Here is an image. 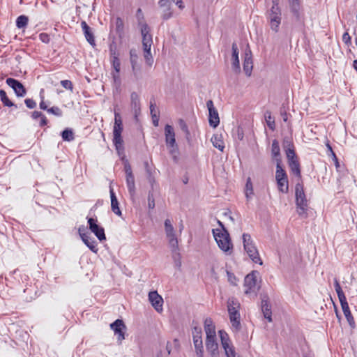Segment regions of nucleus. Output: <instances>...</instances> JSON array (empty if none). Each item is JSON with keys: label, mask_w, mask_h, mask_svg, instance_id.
<instances>
[{"label": "nucleus", "mask_w": 357, "mask_h": 357, "mask_svg": "<svg viewBox=\"0 0 357 357\" xmlns=\"http://www.w3.org/2000/svg\"><path fill=\"white\" fill-rule=\"evenodd\" d=\"M180 129L182 132L184 143L190 151H194L197 148L199 130L196 123L186 124L180 119Z\"/></svg>", "instance_id": "nucleus-1"}, {"label": "nucleus", "mask_w": 357, "mask_h": 357, "mask_svg": "<svg viewBox=\"0 0 357 357\" xmlns=\"http://www.w3.org/2000/svg\"><path fill=\"white\" fill-rule=\"evenodd\" d=\"M296 204L297 213L302 218H307V211L308 208L307 199L304 192L303 184L302 182L297 181L295 186Z\"/></svg>", "instance_id": "nucleus-2"}, {"label": "nucleus", "mask_w": 357, "mask_h": 357, "mask_svg": "<svg viewBox=\"0 0 357 357\" xmlns=\"http://www.w3.org/2000/svg\"><path fill=\"white\" fill-rule=\"evenodd\" d=\"M213 234L218 247L225 253L230 255L233 250V245L231 242L229 234L226 229L224 231L216 229H213Z\"/></svg>", "instance_id": "nucleus-3"}, {"label": "nucleus", "mask_w": 357, "mask_h": 357, "mask_svg": "<svg viewBox=\"0 0 357 357\" xmlns=\"http://www.w3.org/2000/svg\"><path fill=\"white\" fill-rule=\"evenodd\" d=\"M243 243L245 252L252 261L259 265H262L263 262L261 259L258 250L253 243L251 236L249 234H243Z\"/></svg>", "instance_id": "nucleus-4"}, {"label": "nucleus", "mask_w": 357, "mask_h": 357, "mask_svg": "<svg viewBox=\"0 0 357 357\" xmlns=\"http://www.w3.org/2000/svg\"><path fill=\"white\" fill-rule=\"evenodd\" d=\"M165 229L167 238L169 241V245L172 249V257L176 264L177 257L178 256V252L177 250L178 241L176 234H174V230L172 222L169 219H167L165 221Z\"/></svg>", "instance_id": "nucleus-5"}, {"label": "nucleus", "mask_w": 357, "mask_h": 357, "mask_svg": "<svg viewBox=\"0 0 357 357\" xmlns=\"http://www.w3.org/2000/svg\"><path fill=\"white\" fill-rule=\"evenodd\" d=\"M165 142L167 149H169V154L172 156L173 160L175 162H177L176 155V138H175V132L174 128L170 125H166L165 127Z\"/></svg>", "instance_id": "nucleus-6"}, {"label": "nucleus", "mask_w": 357, "mask_h": 357, "mask_svg": "<svg viewBox=\"0 0 357 357\" xmlns=\"http://www.w3.org/2000/svg\"><path fill=\"white\" fill-rule=\"evenodd\" d=\"M268 19L269 20L271 29L277 33L279 30V26L281 23V10L280 8L271 7L268 11Z\"/></svg>", "instance_id": "nucleus-7"}, {"label": "nucleus", "mask_w": 357, "mask_h": 357, "mask_svg": "<svg viewBox=\"0 0 357 357\" xmlns=\"http://www.w3.org/2000/svg\"><path fill=\"white\" fill-rule=\"evenodd\" d=\"M206 107L208 109V123L209 125L215 128L220 123V118L217 109L215 108L213 102L209 100L206 102Z\"/></svg>", "instance_id": "nucleus-8"}, {"label": "nucleus", "mask_w": 357, "mask_h": 357, "mask_svg": "<svg viewBox=\"0 0 357 357\" xmlns=\"http://www.w3.org/2000/svg\"><path fill=\"white\" fill-rule=\"evenodd\" d=\"M257 274V271H253L245 276L244 280V285L246 288L245 290V294H248L251 292L256 291Z\"/></svg>", "instance_id": "nucleus-9"}, {"label": "nucleus", "mask_w": 357, "mask_h": 357, "mask_svg": "<svg viewBox=\"0 0 357 357\" xmlns=\"http://www.w3.org/2000/svg\"><path fill=\"white\" fill-rule=\"evenodd\" d=\"M97 219H94L93 218H88V224L89 227V229L93 232L96 237L100 241H103L106 239V236L105 234L104 228L98 225Z\"/></svg>", "instance_id": "nucleus-10"}, {"label": "nucleus", "mask_w": 357, "mask_h": 357, "mask_svg": "<svg viewBox=\"0 0 357 357\" xmlns=\"http://www.w3.org/2000/svg\"><path fill=\"white\" fill-rule=\"evenodd\" d=\"M110 328L112 329L115 333L117 335V339L119 344L121 343L122 340L125 339V331L126 329V326L124 324L123 320L116 319L115 321L110 324Z\"/></svg>", "instance_id": "nucleus-11"}, {"label": "nucleus", "mask_w": 357, "mask_h": 357, "mask_svg": "<svg viewBox=\"0 0 357 357\" xmlns=\"http://www.w3.org/2000/svg\"><path fill=\"white\" fill-rule=\"evenodd\" d=\"M84 228L79 227L78 229L79 234L84 243V244L94 253H97L98 248H96V242L93 238L89 236V234L84 233Z\"/></svg>", "instance_id": "nucleus-12"}, {"label": "nucleus", "mask_w": 357, "mask_h": 357, "mask_svg": "<svg viewBox=\"0 0 357 357\" xmlns=\"http://www.w3.org/2000/svg\"><path fill=\"white\" fill-rule=\"evenodd\" d=\"M150 29L149 26L144 23L141 25V33L142 36V45L144 49H151L153 40L152 36L149 33Z\"/></svg>", "instance_id": "nucleus-13"}, {"label": "nucleus", "mask_w": 357, "mask_h": 357, "mask_svg": "<svg viewBox=\"0 0 357 357\" xmlns=\"http://www.w3.org/2000/svg\"><path fill=\"white\" fill-rule=\"evenodd\" d=\"M6 84L14 90L17 96L23 97L25 96L26 91L23 84L18 80L13 78H8Z\"/></svg>", "instance_id": "nucleus-14"}, {"label": "nucleus", "mask_w": 357, "mask_h": 357, "mask_svg": "<svg viewBox=\"0 0 357 357\" xmlns=\"http://www.w3.org/2000/svg\"><path fill=\"white\" fill-rule=\"evenodd\" d=\"M243 66V71L245 72V75L248 77H250L252 75V71L253 68V61L252 52L249 47L245 51Z\"/></svg>", "instance_id": "nucleus-15"}, {"label": "nucleus", "mask_w": 357, "mask_h": 357, "mask_svg": "<svg viewBox=\"0 0 357 357\" xmlns=\"http://www.w3.org/2000/svg\"><path fill=\"white\" fill-rule=\"evenodd\" d=\"M149 300L157 312H161L162 310L163 299L157 291L149 292Z\"/></svg>", "instance_id": "nucleus-16"}, {"label": "nucleus", "mask_w": 357, "mask_h": 357, "mask_svg": "<svg viewBox=\"0 0 357 357\" xmlns=\"http://www.w3.org/2000/svg\"><path fill=\"white\" fill-rule=\"evenodd\" d=\"M130 106L136 121H138V116L141 112V105L139 95L136 92H132L130 95Z\"/></svg>", "instance_id": "nucleus-17"}, {"label": "nucleus", "mask_w": 357, "mask_h": 357, "mask_svg": "<svg viewBox=\"0 0 357 357\" xmlns=\"http://www.w3.org/2000/svg\"><path fill=\"white\" fill-rule=\"evenodd\" d=\"M231 49V68L235 73L238 74L241 73V67L238 59V48L236 43H232Z\"/></svg>", "instance_id": "nucleus-18"}, {"label": "nucleus", "mask_w": 357, "mask_h": 357, "mask_svg": "<svg viewBox=\"0 0 357 357\" xmlns=\"http://www.w3.org/2000/svg\"><path fill=\"white\" fill-rule=\"evenodd\" d=\"M206 347L212 357H218V344L216 342L215 337H206Z\"/></svg>", "instance_id": "nucleus-19"}, {"label": "nucleus", "mask_w": 357, "mask_h": 357, "mask_svg": "<svg viewBox=\"0 0 357 357\" xmlns=\"http://www.w3.org/2000/svg\"><path fill=\"white\" fill-rule=\"evenodd\" d=\"M261 311L264 314V317L269 322L272 321V312L271 306L268 301V296L267 295L261 296Z\"/></svg>", "instance_id": "nucleus-20"}, {"label": "nucleus", "mask_w": 357, "mask_h": 357, "mask_svg": "<svg viewBox=\"0 0 357 357\" xmlns=\"http://www.w3.org/2000/svg\"><path fill=\"white\" fill-rule=\"evenodd\" d=\"M340 304H341V307H342V311L344 312V314L349 324L350 325V326L351 328H354L355 327L354 319V317L352 316L351 312L349 310V304L347 301V299L340 301Z\"/></svg>", "instance_id": "nucleus-21"}, {"label": "nucleus", "mask_w": 357, "mask_h": 357, "mask_svg": "<svg viewBox=\"0 0 357 357\" xmlns=\"http://www.w3.org/2000/svg\"><path fill=\"white\" fill-rule=\"evenodd\" d=\"M291 172L298 177V181L302 182V177L301 173V166L298 160H292L288 162Z\"/></svg>", "instance_id": "nucleus-22"}, {"label": "nucleus", "mask_w": 357, "mask_h": 357, "mask_svg": "<svg viewBox=\"0 0 357 357\" xmlns=\"http://www.w3.org/2000/svg\"><path fill=\"white\" fill-rule=\"evenodd\" d=\"M171 3H172V2L170 0H160L159 1V6L161 8V9L162 10V13H163L162 17L165 20L169 19L172 15V13L170 12Z\"/></svg>", "instance_id": "nucleus-23"}, {"label": "nucleus", "mask_w": 357, "mask_h": 357, "mask_svg": "<svg viewBox=\"0 0 357 357\" xmlns=\"http://www.w3.org/2000/svg\"><path fill=\"white\" fill-rule=\"evenodd\" d=\"M81 26L82 28V30L84 31L85 38L86 40L91 45H95V38L93 33H92L91 28L89 26V25L86 24V22L83 21L81 23Z\"/></svg>", "instance_id": "nucleus-24"}, {"label": "nucleus", "mask_w": 357, "mask_h": 357, "mask_svg": "<svg viewBox=\"0 0 357 357\" xmlns=\"http://www.w3.org/2000/svg\"><path fill=\"white\" fill-rule=\"evenodd\" d=\"M111 208L112 211L117 215L121 216V211L119 207V202L113 189H110Z\"/></svg>", "instance_id": "nucleus-25"}, {"label": "nucleus", "mask_w": 357, "mask_h": 357, "mask_svg": "<svg viewBox=\"0 0 357 357\" xmlns=\"http://www.w3.org/2000/svg\"><path fill=\"white\" fill-rule=\"evenodd\" d=\"M271 155L273 159L276 161V164L279 160L282 161L279 142L276 139H274L272 142Z\"/></svg>", "instance_id": "nucleus-26"}, {"label": "nucleus", "mask_w": 357, "mask_h": 357, "mask_svg": "<svg viewBox=\"0 0 357 357\" xmlns=\"http://www.w3.org/2000/svg\"><path fill=\"white\" fill-rule=\"evenodd\" d=\"M123 131V123L121 116L119 113H114V125L113 129V134H121Z\"/></svg>", "instance_id": "nucleus-27"}, {"label": "nucleus", "mask_w": 357, "mask_h": 357, "mask_svg": "<svg viewBox=\"0 0 357 357\" xmlns=\"http://www.w3.org/2000/svg\"><path fill=\"white\" fill-rule=\"evenodd\" d=\"M240 307V304L234 298H229L227 302V308L229 314H239L238 308Z\"/></svg>", "instance_id": "nucleus-28"}, {"label": "nucleus", "mask_w": 357, "mask_h": 357, "mask_svg": "<svg viewBox=\"0 0 357 357\" xmlns=\"http://www.w3.org/2000/svg\"><path fill=\"white\" fill-rule=\"evenodd\" d=\"M275 179L282 180L288 179L287 174L285 170L282 167V161H278L276 164Z\"/></svg>", "instance_id": "nucleus-29"}, {"label": "nucleus", "mask_w": 357, "mask_h": 357, "mask_svg": "<svg viewBox=\"0 0 357 357\" xmlns=\"http://www.w3.org/2000/svg\"><path fill=\"white\" fill-rule=\"evenodd\" d=\"M113 143L119 153H120L121 151H123V140L121 137V134H113Z\"/></svg>", "instance_id": "nucleus-30"}, {"label": "nucleus", "mask_w": 357, "mask_h": 357, "mask_svg": "<svg viewBox=\"0 0 357 357\" xmlns=\"http://www.w3.org/2000/svg\"><path fill=\"white\" fill-rule=\"evenodd\" d=\"M126 184L130 196L133 197L135 194V184L133 175L126 176Z\"/></svg>", "instance_id": "nucleus-31"}, {"label": "nucleus", "mask_w": 357, "mask_h": 357, "mask_svg": "<svg viewBox=\"0 0 357 357\" xmlns=\"http://www.w3.org/2000/svg\"><path fill=\"white\" fill-rule=\"evenodd\" d=\"M211 142L215 148L223 151L225 146L221 135H214L211 138Z\"/></svg>", "instance_id": "nucleus-32"}, {"label": "nucleus", "mask_w": 357, "mask_h": 357, "mask_svg": "<svg viewBox=\"0 0 357 357\" xmlns=\"http://www.w3.org/2000/svg\"><path fill=\"white\" fill-rule=\"evenodd\" d=\"M291 10L294 15L298 19L299 18V9L300 4L298 0H288Z\"/></svg>", "instance_id": "nucleus-33"}, {"label": "nucleus", "mask_w": 357, "mask_h": 357, "mask_svg": "<svg viewBox=\"0 0 357 357\" xmlns=\"http://www.w3.org/2000/svg\"><path fill=\"white\" fill-rule=\"evenodd\" d=\"M278 190L282 193H287L289 191V182L288 179L276 180Z\"/></svg>", "instance_id": "nucleus-34"}, {"label": "nucleus", "mask_w": 357, "mask_h": 357, "mask_svg": "<svg viewBox=\"0 0 357 357\" xmlns=\"http://www.w3.org/2000/svg\"><path fill=\"white\" fill-rule=\"evenodd\" d=\"M264 117L268 128L273 130L275 128V123L274 118L271 115V112L270 111H266L265 112Z\"/></svg>", "instance_id": "nucleus-35"}, {"label": "nucleus", "mask_w": 357, "mask_h": 357, "mask_svg": "<svg viewBox=\"0 0 357 357\" xmlns=\"http://www.w3.org/2000/svg\"><path fill=\"white\" fill-rule=\"evenodd\" d=\"M0 98H1V100L2 101L3 104L4 105V106H6V107L15 106V107H17V105H15L13 103V102L9 100V98L7 96L6 92L3 89L0 90Z\"/></svg>", "instance_id": "nucleus-36"}, {"label": "nucleus", "mask_w": 357, "mask_h": 357, "mask_svg": "<svg viewBox=\"0 0 357 357\" xmlns=\"http://www.w3.org/2000/svg\"><path fill=\"white\" fill-rule=\"evenodd\" d=\"M219 335L221 340V344L223 348L228 347V345H229L230 340L228 334L224 331H219Z\"/></svg>", "instance_id": "nucleus-37"}, {"label": "nucleus", "mask_w": 357, "mask_h": 357, "mask_svg": "<svg viewBox=\"0 0 357 357\" xmlns=\"http://www.w3.org/2000/svg\"><path fill=\"white\" fill-rule=\"evenodd\" d=\"M289 146L290 147L285 150L288 162L292 160H298V157L296 155L293 144H289Z\"/></svg>", "instance_id": "nucleus-38"}, {"label": "nucleus", "mask_w": 357, "mask_h": 357, "mask_svg": "<svg viewBox=\"0 0 357 357\" xmlns=\"http://www.w3.org/2000/svg\"><path fill=\"white\" fill-rule=\"evenodd\" d=\"M334 286H335V291L337 294L340 302L343 300L347 299L337 278L334 279Z\"/></svg>", "instance_id": "nucleus-39"}, {"label": "nucleus", "mask_w": 357, "mask_h": 357, "mask_svg": "<svg viewBox=\"0 0 357 357\" xmlns=\"http://www.w3.org/2000/svg\"><path fill=\"white\" fill-rule=\"evenodd\" d=\"M130 59L132 65V70L135 71L137 68L138 56L137 53V50L135 49H131L130 50Z\"/></svg>", "instance_id": "nucleus-40"}, {"label": "nucleus", "mask_w": 357, "mask_h": 357, "mask_svg": "<svg viewBox=\"0 0 357 357\" xmlns=\"http://www.w3.org/2000/svg\"><path fill=\"white\" fill-rule=\"evenodd\" d=\"M29 22V18L25 15H20L16 20V26L19 29L25 28Z\"/></svg>", "instance_id": "nucleus-41"}, {"label": "nucleus", "mask_w": 357, "mask_h": 357, "mask_svg": "<svg viewBox=\"0 0 357 357\" xmlns=\"http://www.w3.org/2000/svg\"><path fill=\"white\" fill-rule=\"evenodd\" d=\"M230 321L234 328L238 330L240 328V314H229Z\"/></svg>", "instance_id": "nucleus-42"}, {"label": "nucleus", "mask_w": 357, "mask_h": 357, "mask_svg": "<svg viewBox=\"0 0 357 357\" xmlns=\"http://www.w3.org/2000/svg\"><path fill=\"white\" fill-rule=\"evenodd\" d=\"M253 195V187L250 178H248L245 184V197L249 200Z\"/></svg>", "instance_id": "nucleus-43"}, {"label": "nucleus", "mask_w": 357, "mask_h": 357, "mask_svg": "<svg viewBox=\"0 0 357 357\" xmlns=\"http://www.w3.org/2000/svg\"><path fill=\"white\" fill-rule=\"evenodd\" d=\"M193 343H194L197 356L198 357H203L204 356V348H203L202 341H197V342H195Z\"/></svg>", "instance_id": "nucleus-44"}, {"label": "nucleus", "mask_w": 357, "mask_h": 357, "mask_svg": "<svg viewBox=\"0 0 357 357\" xmlns=\"http://www.w3.org/2000/svg\"><path fill=\"white\" fill-rule=\"evenodd\" d=\"M193 342L197 341H202V328L199 327H194L192 331Z\"/></svg>", "instance_id": "nucleus-45"}, {"label": "nucleus", "mask_w": 357, "mask_h": 357, "mask_svg": "<svg viewBox=\"0 0 357 357\" xmlns=\"http://www.w3.org/2000/svg\"><path fill=\"white\" fill-rule=\"evenodd\" d=\"M62 138L64 141L70 142L74 139V135L70 129H66L61 133Z\"/></svg>", "instance_id": "nucleus-46"}, {"label": "nucleus", "mask_w": 357, "mask_h": 357, "mask_svg": "<svg viewBox=\"0 0 357 357\" xmlns=\"http://www.w3.org/2000/svg\"><path fill=\"white\" fill-rule=\"evenodd\" d=\"M110 60L114 70L116 73H119L121 69V62L119 56L110 58Z\"/></svg>", "instance_id": "nucleus-47"}, {"label": "nucleus", "mask_w": 357, "mask_h": 357, "mask_svg": "<svg viewBox=\"0 0 357 357\" xmlns=\"http://www.w3.org/2000/svg\"><path fill=\"white\" fill-rule=\"evenodd\" d=\"M109 54L110 58L119 56L116 45L112 43L109 45Z\"/></svg>", "instance_id": "nucleus-48"}, {"label": "nucleus", "mask_w": 357, "mask_h": 357, "mask_svg": "<svg viewBox=\"0 0 357 357\" xmlns=\"http://www.w3.org/2000/svg\"><path fill=\"white\" fill-rule=\"evenodd\" d=\"M204 329L206 337H216L215 326H206Z\"/></svg>", "instance_id": "nucleus-49"}, {"label": "nucleus", "mask_w": 357, "mask_h": 357, "mask_svg": "<svg viewBox=\"0 0 357 357\" xmlns=\"http://www.w3.org/2000/svg\"><path fill=\"white\" fill-rule=\"evenodd\" d=\"M144 59L146 63L151 65L153 63V58L151 54V49H144Z\"/></svg>", "instance_id": "nucleus-50"}, {"label": "nucleus", "mask_w": 357, "mask_h": 357, "mask_svg": "<svg viewBox=\"0 0 357 357\" xmlns=\"http://www.w3.org/2000/svg\"><path fill=\"white\" fill-rule=\"evenodd\" d=\"M224 349L227 357H236V352L233 346L228 345V347L224 348Z\"/></svg>", "instance_id": "nucleus-51"}, {"label": "nucleus", "mask_w": 357, "mask_h": 357, "mask_svg": "<svg viewBox=\"0 0 357 357\" xmlns=\"http://www.w3.org/2000/svg\"><path fill=\"white\" fill-rule=\"evenodd\" d=\"M47 112L52 114L56 116H61L62 115L61 109L58 107H52L47 109Z\"/></svg>", "instance_id": "nucleus-52"}, {"label": "nucleus", "mask_w": 357, "mask_h": 357, "mask_svg": "<svg viewBox=\"0 0 357 357\" xmlns=\"http://www.w3.org/2000/svg\"><path fill=\"white\" fill-rule=\"evenodd\" d=\"M61 86L68 90L73 91V86L71 81L66 79L61 81Z\"/></svg>", "instance_id": "nucleus-53"}, {"label": "nucleus", "mask_w": 357, "mask_h": 357, "mask_svg": "<svg viewBox=\"0 0 357 357\" xmlns=\"http://www.w3.org/2000/svg\"><path fill=\"white\" fill-rule=\"evenodd\" d=\"M342 41L347 45L349 46L351 44V38L349 33L346 31L342 36Z\"/></svg>", "instance_id": "nucleus-54"}, {"label": "nucleus", "mask_w": 357, "mask_h": 357, "mask_svg": "<svg viewBox=\"0 0 357 357\" xmlns=\"http://www.w3.org/2000/svg\"><path fill=\"white\" fill-rule=\"evenodd\" d=\"M24 102L26 106L29 109H33L36 107V103L33 99L26 98L25 99Z\"/></svg>", "instance_id": "nucleus-55"}, {"label": "nucleus", "mask_w": 357, "mask_h": 357, "mask_svg": "<svg viewBox=\"0 0 357 357\" xmlns=\"http://www.w3.org/2000/svg\"><path fill=\"white\" fill-rule=\"evenodd\" d=\"M116 31L120 32L123 29V22L120 17H117L116 20Z\"/></svg>", "instance_id": "nucleus-56"}, {"label": "nucleus", "mask_w": 357, "mask_h": 357, "mask_svg": "<svg viewBox=\"0 0 357 357\" xmlns=\"http://www.w3.org/2000/svg\"><path fill=\"white\" fill-rule=\"evenodd\" d=\"M119 73H116V71L112 73L113 80L116 86H119L121 84V79Z\"/></svg>", "instance_id": "nucleus-57"}, {"label": "nucleus", "mask_w": 357, "mask_h": 357, "mask_svg": "<svg viewBox=\"0 0 357 357\" xmlns=\"http://www.w3.org/2000/svg\"><path fill=\"white\" fill-rule=\"evenodd\" d=\"M40 40L45 43H48L50 40V36L46 33H42L39 35Z\"/></svg>", "instance_id": "nucleus-58"}, {"label": "nucleus", "mask_w": 357, "mask_h": 357, "mask_svg": "<svg viewBox=\"0 0 357 357\" xmlns=\"http://www.w3.org/2000/svg\"><path fill=\"white\" fill-rule=\"evenodd\" d=\"M148 205L149 208L153 209L155 207V201L152 194H149L148 196Z\"/></svg>", "instance_id": "nucleus-59"}, {"label": "nucleus", "mask_w": 357, "mask_h": 357, "mask_svg": "<svg viewBox=\"0 0 357 357\" xmlns=\"http://www.w3.org/2000/svg\"><path fill=\"white\" fill-rule=\"evenodd\" d=\"M155 107H156V105H155V102L151 101L150 102V112H151V117H153V115L154 114H159V112L156 110Z\"/></svg>", "instance_id": "nucleus-60"}, {"label": "nucleus", "mask_w": 357, "mask_h": 357, "mask_svg": "<svg viewBox=\"0 0 357 357\" xmlns=\"http://www.w3.org/2000/svg\"><path fill=\"white\" fill-rule=\"evenodd\" d=\"M152 118V121H153V124L154 125V126L157 127L158 126V124H159V114H154L153 115V117Z\"/></svg>", "instance_id": "nucleus-61"}, {"label": "nucleus", "mask_w": 357, "mask_h": 357, "mask_svg": "<svg viewBox=\"0 0 357 357\" xmlns=\"http://www.w3.org/2000/svg\"><path fill=\"white\" fill-rule=\"evenodd\" d=\"M124 168H125V172H126V176H129V175L132 176V175H133L131 167H130V165L128 163L125 165Z\"/></svg>", "instance_id": "nucleus-62"}, {"label": "nucleus", "mask_w": 357, "mask_h": 357, "mask_svg": "<svg viewBox=\"0 0 357 357\" xmlns=\"http://www.w3.org/2000/svg\"><path fill=\"white\" fill-rule=\"evenodd\" d=\"M243 129L240 127L237 128V137L239 140H242L243 139Z\"/></svg>", "instance_id": "nucleus-63"}, {"label": "nucleus", "mask_w": 357, "mask_h": 357, "mask_svg": "<svg viewBox=\"0 0 357 357\" xmlns=\"http://www.w3.org/2000/svg\"><path fill=\"white\" fill-rule=\"evenodd\" d=\"M44 114L40 112H38V111H34L33 113H32V117L35 119H38V118H41Z\"/></svg>", "instance_id": "nucleus-64"}]
</instances>
